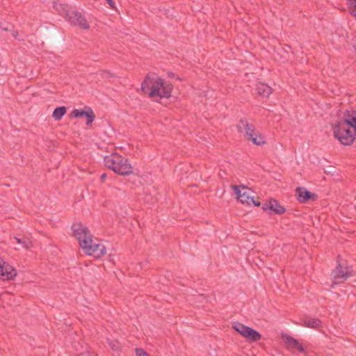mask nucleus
<instances>
[{
	"label": "nucleus",
	"mask_w": 356,
	"mask_h": 356,
	"mask_svg": "<svg viewBox=\"0 0 356 356\" xmlns=\"http://www.w3.org/2000/svg\"><path fill=\"white\" fill-rule=\"evenodd\" d=\"M71 229L73 236L79 241L80 247L86 254L99 258L106 254V247L102 243H96L88 228L81 222L73 223Z\"/></svg>",
	"instance_id": "1"
},
{
	"label": "nucleus",
	"mask_w": 356,
	"mask_h": 356,
	"mask_svg": "<svg viewBox=\"0 0 356 356\" xmlns=\"http://www.w3.org/2000/svg\"><path fill=\"white\" fill-rule=\"evenodd\" d=\"M105 166L121 176H128L133 172V168L127 158L118 153H112L104 157Z\"/></svg>",
	"instance_id": "2"
},
{
	"label": "nucleus",
	"mask_w": 356,
	"mask_h": 356,
	"mask_svg": "<svg viewBox=\"0 0 356 356\" xmlns=\"http://www.w3.org/2000/svg\"><path fill=\"white\" fill-rule=\"evenodd\" d=\"M172 89L173 85L170 82H166L161 77H157L155 79L154 84L151 86L149 97H159L161 99H168L171 97Z\"/></svg>",
	"instance_id": "3"
},
{
	"label": "nucleus",
	"mask_w": 356,
	"mask_h": 356,
	"mask_svg": "<svg viewBox=\"0 0 356 356\" xmlns=\"http://www.w3.org/2000/svg\"><path fill=\"white\" fill-rule=\"evenodd\" d=\"M332 129L334 138L338 139L341 144L348 146L354 143L356 135L350 131V127L339 121L332 124Z\"/></svg>",
	"instance_id": "4"
},
{
	"label": "nucleus",
	"mask_w": 356,
	"mask_h": 356,
	"mask_svg": "<svg viewBox=\"0 0 356 356\" xmlns=\"http://www.w3.org/2000/svg\"><path fill=\"white\" fill-rule=\"evenodd\" d=\"M261 209L268 215H282L286 212V209L281 205L280 202L273 197L266 200L262 204Z\"/></svg>",
	"instance_id": "5"
},
{
	"label": "nucleus",
	"mask_w": 356,
	"mask_h": 356,
	"mask_svg": "<svg viewBox=\"0 0 356 356\" xmlns=\"http://www.w3.org/2000/svg\"><path fill=\"white\" fill-rule=\"evenodd\" d=\"M281 339L288 350L292 353L296 350L299 353H304L305 355H307L305 348L298 339L286 333L282 334Z\"/></svg>",
	"instance_id": "6"
},
{
	"label": "nucleus",
	"mask_w": 356,
	"mask_h": 356,
	"mask_svg": "<svg viewBox=\"0 0 356 356\" xmlns=\"http://www.w3.org/2000/svg\"><path fill=\"white\" fill-rule=\"evenodd\" d=\"M83 117L86 118V125L91 127L95 119V114L90 107L85 106L83 109H74L70 114V118H81Z\"/></svg>",
	"instance_id": "7"
},
{
	"label": "nucleus",
	"mask_w": 356,
	"mask_h": 356,
	"mask_svg": "<svg viewBox=\"0 0 356 356\" xmlns=\"http://www.w3.org/2000/svg\"><path fill=\"white\" fill-rule=\"evenodd\" d=\"M331 276L334 280L331 287L340 283H343L348 277L352 276V273L348 270V267H343L340 263H338L335 268L332 271Z\"/></svg>",
	"instance_id": "8"
},
{
	"label": "nucleus",
	"mask_w": 356,
	"mask_h": 356,
	"mask_svg": "<svg viewBox=\"0 0 356 356\" xmlns=\"http://www.w3.org/2000/svg\"><path fill=\"white\" fill-rule=\"evenodd\" d=\"M296 200L302 204H307L310 202H316L318 196L316 193H312L303 186H298L296 188Z\"/></svg>",
	"instance_id": "9"
},
{
	"label": "nucleus",
	"mask_w": 356,
	"mask_h": 356,
	"mask_svg": "<svg viewBox=\"0 0 356 356\" xmlns=\"http://www.w3.org/2000/svg\"><path fill=\"white\" fill-rule=\"evenodd\" d=\"M66 21L71 25L79 26L82 29H88L90 28L85 16L74 9L67 17Z\"/></svg>",
	"instance_id": "10"
},
{
	"label": "nucleus",
	"mask_w": 356,
	"mask_h": 356,
	"mask_svg": "<svg viewBox=\"0 0 356 356\" xmlns=\"http://www.w3.org/2000/svg\"><path fill=\"white\" fill-rule=\"evenodd\" d=\"M344 125L353 128L356 135V111L355 110H346L343 112V120H341Z\"/></svg>",
	"instance_id": "11"
},
{
	"label": "nucleus",
	"mask_w": 356,
	"mask_h": 356,
	"mask_svg": "<svg viewBox=\"0 0 356 356\" xmlns=\"http://www.w3.org/2000/svg\"><path fill=\"white\" fill-rule=\"evenodd\" d=\"M2 275H0V280H13L17 275V270L12 266L5 261H2Z\"/></svg>",
	"instance_id": "12"
},
{
	"label": "nucleus",
	"mask_w": 356,
	"mask_h": 356,
	"mask_svg": "<svg viewBox=\"0 0 356 356\" xmlns=\"http://www.w3.org/2000/svg\"><path fill=\"white\" fill-rule=\"evenodd\" d=\"M239 132H245V137L249 136V134L255 133V127L253 124L248 122L247 118H241L236 126Z\"/></svg>",
	"instance_id": "13"
},
{
	"label": "nucleus",
	"mask_w": 356,
	"mask_h": 356,
	"mask_svg": "<svg viewBox=\"0 0 356 356\" xmlns=\"http://www.w3.org/2000/svg\"><path fill=\"white\" fill-rule=\"evenodd\" d=\"M301 321L302 325L307 327L319 329L323 327V322L317 318L305 316L301 319Z\"/></svg>",
	"instance_id": "14"
},
{
	"label": "nucleus",
	"mask_w": 356,
	"mask_h": 356,
	"mask_svg": "<svg viewBox=\"0 0 356 356\" xmlns=\"http://www.w3.org/2000/svg\"><path fill=\"white\" fill-rule=\"evenodd\" d=\"M54 8L58 11V14L63 16L65 19L74 10V8L67 3H55Z\"/></svg>",
	"instance_id": "15"
},
{
	"label": "nucleus",
	"mask_w": 356,
	"mask_h": 356,
	"mask_svg": "<svg viewBox=\"0 0 356 356\" xmlns=\"http://www.w3.org/2000/svg\"><path fill=\"white\" fill-rule=\"evenodd\" d=\"M243 337L251 343L259 341L262 338V335L257 330L249 327Z\"/></svg>",
	"instance_id": "16"
},
{
	"label": "nucleus",
	"mask_w": 356,
	"mask_h": 356,
	"mask_svg": "<svg viewBox=\"0 0 356 356\" xmlns=\"http://www.w3.org/2000/svg\"><path fill=\"white\" fill-rule=\"evenodd\" d=\"M257 93L262 97H268L273 92V88L268 84L259 82L256 85Z\"/></svg>",
	"instance_id": "17"
},
{
	"label": "nucleus",
	"mask_w": 356,
	"mask_h": 356,
	"mask_svg": "<svg viewBox=\"0 0 356 356\" xmlns=\"http://www.w3.org/2000/svg\"><path fill=\"white\" fill-rule=\"evenodd\" d=\"M243 199H241V202L247 204L248 205L253 204L254 207H259L262 204L259 200H254L253 197H250L247 192H243Z\"/></svg>",
	"instance_id": "18"
},
{
	"label": "nucleus",
	"mask_w": 356,
	"mask_h": 356,
	"mask_svg": "<svg viewBox=\"0 0 356 356\" xmlns=\"http://www.w3.org/2000/svg\"><path fill=\"white\" fill-rule=\"evenodd\" d=\"M155 81V79L154 78H150L149 76V75L147 74L144 80L143 81L142 83H141V90L145 93V94H149V91H150V89H151V86L150 85H153L154 84V81Z\"/></svg>",
	"instance_id": "19"
},
{
	"label": "nucleus",
	"mask_w": 356,
	"mask_h": 356,
	"mask_svg": "<svg viewBox=\"0 0 356 356\" xmlns=\"http://www.w3.org/2000/svg\"><path fill=\"white\" fill-rule=\"evenodd\" d=\"M67 113V108L64 106L56 107L52 113V117L57 121L60 120Z\"/></svg>",
	"instance_id": "20"
},
{
	"label": "nucleus",
	"mask_w": 356,
	"mask_h": 356,
	"mask_svg": "<svg viewBox=\"0 0 356 356\" xmlns=\"http://www.w3.org/2000/svg\"><path fill=\"white\" fill-rule=\"evenodd\" d=\"M232 327L234 329L236 332L239 333L242 337H243V334L246 332V330L249 327V326H247L241 323H239L238 321H234L232 323Z\"/></svg>",
	"instance_id": "21"
},
{
	"label": "nucleus",
	"mask_w": 356,
	"mask_h": 356,
	"mask_svg": "<svg viewBox=\"0 0 356 356\" xmlns=\"http://www.w3.org/2000/svg\"><path fill=\"white\" fill-rule=\"evenodd\" d=\"M106 343L109 346V347L112 349V350L115 352H120L122 350V346L120 342L115 339L106 338Z\"/></svg>",
	"instance_id": "22"
},
{
	"label": "nucleus",
	"mask_w": 356,
	"mask_h": 356,
	"mask_svg": "<svg viewBox=\"0 0 356 356\" xmlns=\"http://www.w3.org/2000/svg\"><path fill=\"white\" fill-rule=\"evenodd\" d=\"M13 239L25 249H28L31 245V242L29 238L24 236H15Z\"/></svg>",
	"instance_id": "23"
},
{
	"label": "nucleus",
	"mask_w": 356,
	"mask_h": 356,
	"mask_svg": "<svg viewBox=\"0 0 356 356\" xmlns=\"http://www.w3.org/2000/svg\"><path fill=\"white\" fill-rule=\"evenodd\" d=\"M241 187L245 188L243 185L241 186H236V185H232V188L234 192V194L236 195V198L238 201L241 202V199H243V193L241 190Z\"/></svg>",
	"instance_id": "24"
},
{
	"label": "nucleus",
	"mask_w": 356,
	"mask_h": 356,
	"mask_svg": "<svg viewBox=\"0 0 356 356\" xmlns=\"http://www.w3.org/2000/svg\"><path fill=\"white\" fill-rule=\"evenodd\" d=\"M255 138H256V145L261 146V145L266 144V141L265 140V138L259 132L255 134Z\"/></svg>",
	"instance_id": "25"
},
{
	"label": "nucleus",
	"mask_w": 356,
	"mask_h": 356,
	"mask_svg": "<svg viewBox=\"0 0 356 356\" xmlns=\"http://www.w3.org/2000/svg\"><path fill=\"white\" fill-rule=\"evenodd\" d=\"M136 356H149V354L143 349L137 348L135 350Z\"/></svg>",
	"instance_id": "26"
},
{
	"label": "nucleus",
	"mask_w": 356,
	"mask_h": 356,
	"mask_svg": "<svg viewBox=\"0 0 356 356\" xmlns=\"http://www.w3.org/2000/svg\"><path fill=\"white\" fill-rule=\"evenodd\" d=\"M255 134H256V133H254L253 134H249V136L246 137L245 138H246L248 140L251 141L254 145H256V138H255Z\"/></svg>",
	"instance_id": "27"
},
{
	"label": "nucleus",
	"mask_w": 356,
	"mask_h": 356,
	"mask_svg": "<svg viewBox=\"0 0 356 356\" xmlns=\"http://www.w3.org/2000/svg\"><path fill=\"white\" fill-rule=\"evenodd\" d=\"M349 8L352 10L356 9V0H348Z\"/></svg>",
	"instance_id": "28"
},
{
	"label": "nucleus",
	"mask_w": 356,
	"mask_h": 356,
	"mask_svg": "<svg viewBox=\"0 0 356 356\" xmlns=\"http://www.w3.org/2000/svg\"><path fill=\"white\" fill-rule=\"evenodd\" d=\"M107 3L109 5L110 8L112 9H115V3L113 0H106Z\"/></svg>",
	"instance_id": "29"
},
{
	"label": "nucleus",
	"mask_w": 356,
	"mask_h": 356,
	"mask_svg": "<svg viewBox=\"0 0 356 356\" xmlns=\"http://www.w3.org/2000/svg\"><path fill=\"white\" fill-rule=\"evenodd\" d=\"M8 26H9L8 25L4 26L3 23L0 22V29H1L3 30V31H8L10 30Z\"/></svg>",
	"instance_id": "30"
},
{
	"label": "nucleus",
	"mask_w": 356,
	"mask_h": 356,
	"mask_svg": "<svg viewBox=\"0 0 356 356\" xmlns=\"http://www.w3.org/2000/svg\"><path fill=\"white\" fill-rule=\"evenodd\" d=\"M106 177H107V174L106 173H103L101 176H100V181L101 182H104L106 179Z\"/></svg>",
	"instance_id": "31"
},
{
	"label": "nucleus",
	"mask_w": 356,
	"mask_h": 356,
	"mask_svg": "<svg viewBox=\"0 0 356 356\" xmlns=\"http://www.w3.org/2000/svg\"><path fill=\"white\" fill-rule=\"evenodd\" d=\"M175 73H174V72H167V76H168V78H174V77H175Z\"/></svg>",
	"instance_id": "32"
},
{
	"label": "nucleus",
	"mask_w": 356,
	"mask_h": 356,
	"mask_svg": "<svg viewBox=\"0 0 356 356\" xmlns=\"http://www.w3.org/2000/svg\"><path fill=\"white\" fill-rule=\"evenodd\" d=\"M350 14L354 16L356 19V9H353L350 11Z\"/></svg>",
	"instance_id": "33"
},
{
	"label": "nucleus",
	"mask_w": 356,
	"mask_h": 356,
	"mask_svg": "<svg viewBox=\"0 0 356 356\" xmlns=\"http://www.w3.org/2000/svg\"><path fill=\"white\" fill-rule=\"evenodd\" d=\"M282 51H283L284 53H286V54H289V51H288V49H287L286 48H285V47H282Z\"/></svg>",
	"instance_id": "34"
},
{
	"label": "nucleus",
	"mask_w": 356,
	"mask_h": 356,
	"mask_svg": "<svg viewBox=\"0 0 356 356\" xmlns=\"http://www.w3.org/2000/svg\"><path fill=\"white\" fill-rule=\"evenodd\" d=\"M2 262H0V275H2L3 273H2Z\"/></svg>",
	"instance_id": "35"
},
{
	"label": "nucleus",
	"mask_w": 356,
	"mask_h": 356,
	"mask_svg": "<svg viewBox=\"0 0 356 356\" xmlns=\"http://www.w3.org/2000/svg\"><path fill=\"white\" fill-rule=\"evenodd\" d=\"M16 34H17V31H13L12 33V35L14 36V37H16Z\"/></svg>",
	"instance_id": "36"
},
{
	"label": "nucleus",
	"mask_w": 356,
	"mask_h": 356,
	"mask_svg": "<svg viewBox=\"0 0 356 356\" xmlns=\"http://www.w3.org/2000/svg\"><path fill=\"white\" fill-rule=\"evenodd\" d=\"M285 47H286L287 49H291V47H290L289 45H286H286H285Z\"/></svg>",
	"instance_id": "37"
},
{
	"label": "nucleus",
	"mask_w": 356,
	"mask_h": 356,
	"mask_svg": "<svg viewBox=\"0 0 356 356\" xmlns=\"http://www.w3.org/2000/svg\"><path fill=\"white\" fill-rule=\"evenodd\" d=\"M106 73H107L108 74L111 75V73H110L108 71H107V72H106Z\"/></svg>",
	"instance_id": "38"
}]
</instances>
